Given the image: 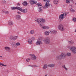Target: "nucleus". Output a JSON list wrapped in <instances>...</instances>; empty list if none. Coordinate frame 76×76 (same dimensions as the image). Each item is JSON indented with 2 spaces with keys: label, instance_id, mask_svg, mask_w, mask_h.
I'll use <instances>...</instances> for the list:
<instances>
[{
  "label": "nucleus",
  "instance_id": "obj_1",
  "mask_svg": "<svg viewBox=\"0 0 76 76\" xmlns=\"http://www.w3.org/2000/svg\"><path fill=\"white\" fill-rule=\"evenodd\" d=\"M45 19L43 18H39L38 19L37 21L39 24V26H41L42 29H46V26H43L42 23H44L45 22Z\"/></svg>",
  "mask_w": 76,
  "mask_h": 76
},
{
  "label": "nucleus",
  "instance_id": "obj_2",
  "mask_svg": "<svg viewBox=\"0 0 76 76\" xmlns=\"http://www.w3.org/2000/svg\"><path fill=\"white\" fill-rule=\"evenodd\" d=\"M66 57V53L64 52H62L60 55L56 56V60H61L62 59H64Z\"/></svg>",
  "mask_w": 76,
  "mask_h": 76
},
{
  "label": "nucleus",
  "instance_id": "obj_3",
  "mask_svg": "<svg viewBox=\"0 0 76 76\" xmlns=\"http://www.w3.org/2000/svg\"><path fill=\"white\" fill-rule=\"evenodd\" d=\"M68 14V12H66L63 13L62 14H61L59 16L58 20L59 22H61L63 20V19L66 17V16Z\"/></svg>",
  "mask_w": 76,
  "mask_h": 76
},
{
  "label": "nucleus",
  "instance_id": "obj_4",
  "mask_svg": "<svg viewBox=\"0 0 76 76\" xmlns=\"http://www.w3.org/2000/svg\"><path fill=\"white\" fill-rule=\"evenodd\" d=\"M45 2H46V3L45 6H43L44 9H47V8H48L49 6L51 7H53V5L52 4H50V3L49 2H50V0H43Z\"/></svg>",
  "mask_w": 76,
  "mask_h": 76
},
{
  "label": "nucleus",
  "instance_id": "obj_5",
  "mask_svg": "<svg viewBox=\"0 0 76 76\" xmlns=\"http://www.w3.org/2000/svg\"><path fill=\"white\" fill-rule=\"evenodd\" d=\"M68 49H69L70 51L73 53V54H76V48L75 46H71L70 47H68Z\"/></svg>",
  "mask_w": 76,
  "mask_h": 76
},
{
  "label": "nucleus",
  "instance_id": "obj_6",
  "mask_svg": "<svg viewBox=\"0 0 76 76\" xmlns=\"http://www.w3.org/2000/svg\"><path fill=\"white\" fill-rule=\"evenodd\" d=\"M44 42L45 44H49L50 43V39L49 37H46L44 40Z\"/></svg>",
  "mask_w": 76,
  "mask_h": 76
},
{
  "label": "nucleus",
  "instance_id": "obj_7",
  "mask_svg": "<svg viewBox=\"0 0 76 76\" xmlns=\"http://www.w3.org/2000/svg\"><path fill=\"white\" fill-rule=\"evenodd\" d=\"M58 28L59 31H64V27L62 24L59 25L58 26Z\"/></svg>",
  "mask_w": 76,
  "mask_h": 76
},
{
  "label": "nucleus",
  "instance_id": "obj_8",
  "mask_svg": "<svg viewBox=\"0 0 76 76\" xmlns=\"http://www.w3.org/2000/svg\"><path fill=\"white\" fill-rule=\"evenodd\" d=\"M18 38V36H10V37L9 39L11 41L12 40H16Z\"/></svg>",
  "mask_w": 76,
  "mask_h": 76
},
{
  "label": "nucleus",
  "instance_id": "obj_9",
  "mask_svg": "<svg viewBox=\"0 0 76 76\" xmlns=\"http://www.w3.org/2000/svg\"><path fill=\"white\" fill-rule=\"evenodd\" d=\"M42 40L41 39H38L36 43L37 45H40L41 44H42Z\"/></svg>",
  "mask_w": 76,
  "mask_h": 76
},
{
  "label": "nucleus",
  "instance_id": "obj_10",
  "mask_svg": "<svg viewBox=\"0 0 76 76\" xmlns=\"http://www.w3.org/2000/svg\"><path fill=\"white\" fill-rule=\"evenodd\" d=\"M4 49L5 50L9 53H11V51H10V47L8 46H6L4 47Z\"/></svg>",
  "mask_w": 76,
  "mask_h": 76
},
{
  "label": "nucleus",
  "instance_id": "obj_11",
  "mask_svg": "<svg viewBox=\"0 0 76 76\" xmlns=\"http://www.w3.org/2000/svg\"><path fill=\"white\" fill-rule=\"evenodd\" d=\"M19 10L20 11V12H23V13H26L28 12V10H27V9H22L21 8H20V9Z\"/></svg>",
  "mask_w": 76,
  "mask_h": 76
},
{
  "label": "nucleus",
  "instance_id": "obj_12",
  "mask_svg": "<svg viewBox=\"0 0 76 76\" xmlns=\"http://www.w3.org/2000/svg\"><path fill=\"white\" fill-rule=\"evenodd\" d=\"M50 32H49V33L50 34H54V35L57 34V31L56 30H50Z\"/></svg>",
  "mask_w": 76,
  "mask_h": 76
},
{
  "label": "nucleus",
  "instance_id": "obj_13",
  "mask_svg": "<svg viewBox=\"0 0 76 76\" xmlns=\"http://www.w3.org/2000/svg\"><path fill=\"white\" fill-rule=\"evenodd\" d=\"M29 2L31 5L34 4H36L37 3V1H35L34 0H30Z\"/></svg>",
  "mask_w": 76,
  "mask_h": 76
},
{
  "label": "nucleus",
  "instance_id": "obj_14",
  "mask_svg": "<svg viewBox=\"0 0 76 76\" xmlns=\"http://www.w3.org/2000/svg\"><path fill=\"white\" fill-rule=\"evenodd\" d=\"M11 9L12 10H15L16 9H17V10H19L20 9V8L18 7H11Z\"/></svg>",
  "mask_w": 76,
  "mask_h": 76
},
{
  "label": "nucleus",
  "instance_id": "obj_15",
  "mask_svg": "<svg viewBox=\"0 0 76 76\" xmlns=\"http://www.w3.org/2000/svg\"><path fill=\"white\" fill-rule=\"evenodd\" d=\"M31 56V60H35V59H36V56H35L33 54H32Z\"/></svg>",
  "mask_w": 76,
  "mask_h": 76
},
{
  "label": "nucleus",
  "instance_id": "obj_16",
  "mask_svg": "<svg viewBox=\"0 0 76 76\" xmlns=\"http://www.w3.org/2000/svg\"><path fill=\"white\" fill-rule=\"evenodd\" d=\"M22 4L23 6H28L29 4L26 1H24L23 3Z\"/></svg>",
  "mask_w": 76,
  "mask_h": 76
},
{
  "label": "nucleus",
  "instance_id": "obj_17",
  "mask_svg": "<svg viewBox=\"0 0 76 76\" xmlns=\"http://www.w3.org/2000/svg\"><path fill=\"white\" fill-rule=\"evenodd\" d=\"M15 18L17 20H19L20 19V16L19 15H16Z\"/></svg>",
  "mask_w": 76,
  "mask_h": 76
},
{
  "label": "nucleus",
  "instance_id": "obj_18",
  "mask_svg": "<svg viewBox=\"0 0 76 76\" xmlns=\"http://www.w3.org/2000/svg\"><path fill=\"white\" fill-rule=\"evenodd\" d=\"M8 24L9 25H13V23L12 21H9Z\"/></svg>",
  "mask_w": 76,
  "mask_h": 76
},
{
  "label": "nucleus",
  "instance_id": "obj_19",
  "mask_svg": "<svg viewBox=\"0 0 76 76\" xmlns=\"http://www.w3.org/2000/svg\"><path fill=\"white\" fill-rule=\"evenodd\" d=\"M55 66V64H51L48 65V67H53Z\"/></svg>",
  "mask_w": 76,
  "mask_h": 76
},
{
  "label": "nucleus",
  "instance_id": "obj_20",
  "mask_svg": "<svg viewBox=\"0 0 76 76\" xmlns=\"http://www.w3.org/2000/svg\"><path fill=\"white\" fill-rule=\"evenodd\" d=\"M28 42L29 44H31L32 43V41L31 39H29L28 40Z\"/></svg>",
  "mask_w": 76,
  "mask_h": 76
},
{
  "label": "nucleus",
  "instance_id": "obj_21",
  "mask_svg": "<svg viewBox=\"0 0 76 76\" xmlns=\"http://www.w3.org/2000/svg\"><path fill=\"white\" fill-rule=\"evenodd\" d=\"M0 65L1 67V66H4V67H6L7 66V65H4L3 64L1 63V62L0 61Z\"/></svg>",
  "mask_w": 76,
  "mask_h": 76
},
{
  "label": "nucleus",
  "instance_id": "obj_22",
  "mask_svg": "<svg viewBox=\"0 0 76 76\" xmlns=\"http://www.w3.org/2000/svg\"><path fill=\"white\" fill-rule=\"evenodd\" d=\"M48 66V65H47V64H45L43 68L44 69H46V68H47Z\"/></svg>",
  "mask_w": 76,
  "mask_h": 76
},
{
  "label": "nucleus",
  "instance_id": "obj_23",
  "mask_svg": "<svg viewBox=\"0 0 76 76\" xmlns=\"http://www.w3.org/2000/svg\"><path fill=\"white\" fill-rule=\"evenodd\" d=\"M39 12L40 13H41L42 12V10L41 9V7H39Z\"/></svg>",
  "mask_w": 76,
  "mask_h": 76
},
{
  "label": "nucleus",
  "instance_id": "obj_24",
  "mask_svg": "<svg viewBox=\"0 0 76 76\" xmlns=\"http://www.w3.org/2000/svg\"><path fill=\"white\" fill-rule=\"evenodd\" d=\"M50 34V32H49L48 31H46L45 32V34L46 35H48L49 34Z\"/></svg>",
  "mask_w": 76,
  "mask_h": 76
},
{
  "label": "nucleus",
  "instance_id": "obj_25",
  "mask_svg": "<svg viewBox=\"0 0 76 76\" xmlns=\"http://www.w3.org/2000/svg\"><path fill=\"white\" fill-rule=\"evenodd\" d=\"M30 33L31 34H35V32H34V31L31 30L30 31Z\"/></svg>",
  "mask_w": 76,
  "mask_h": 76
},
{
  "label": "nucleus",
  "instance_id": "obj_26",
  "mask_svg": "<svg viewBox=\"0 0 76 76\" xmlns=\"http://www.w3.org/2000/svg\"><path fill=\"white\" fill-rule=\"evenodd\" d=\"M53 3L55 4H57L58 3V2L57 1H54Z\"/></svg>",
  "mask_w": 76,
  "mask_h": 76
},
{
  "label": "nucleus",
  "instance_id": "obj_27",
  "mask_svg": "<svg viewBox=\"0 0 76 76\" xmlns=\"http://www.w3.org/2000/svg\"><path fill=\"white\" fill-rule=\"evenodd\" d=\"M12 48H17V46L16 45H12Z\"/></svg>",
  "mask_w": 76,
  "mask_h": 76
},
{
  "label": "nucleus",
  "instance_id": "obj_28",
  "mask_svg": "<svg viewBox=\"0 0 76 76\" xmlns=\"http://www.w3.org/2000/svg\"><path fill=\"white\" fill-rule=\"evenodd\" d=\"M69 43L70 44H73L74 43V42H73V41H69Z\"/></svg>",
  "mask_w": 76,
  "mask_h": 76
},
{
  "label": "nucleus",
  "instance_id": "obj_29",
  "mask_svg": "<svg viewBox=\"0 0 76 76\" xmlns=\"http://www.w3.org/2000/svg\"><path fill=\"white\" fill-rule=\"evenodd\" d=\"M37 6H38V7L39 6H42L41 4L40 3H38L37 4Z\"/></svg>",
  "mask_w": 76,
  "mask_h": 76
},
{
  "label": "nucleus",
  "instance_id": "obj_30",
  "mask_svg": "<svg viewBox=\"0 0 76 76\" xmlns=\"http://www.w3.org/2000/svg\"><path fill=\"white\" fill-rule=\"evenodd\" d=\"M71 53H68L66 54L67 56H71Z\"/></svg>",
  "mask_w": 76,
  "mask_h": 76
},
{
  "label": "nucleus",
  "instance_id": "obj_31",
  "mask_svg": "<svg viewBox=\"0 0 76 76\" xmlns=\"http://www.w3.org/2000/svg\"><path fill=\"white\" fill-rule=\"evenodd\" d=\"M26 61L27 62H29V61H30V59H29V58H27L26 59Z\"/></svg>",
  "mask_w": 76,
  "mask_h": 76
},
{
  "label": "nucleus",
  "instance_id": "obj_32",
  "mask_svg": "<svg viewBox=\"0 0 76 76\" xmlns=\"http://www.w3.org/2000/svg\"><path fill=\"white\" fill-rule=\"evenodd\" d=\"M66 3H68V4L69 3L70 0H66Z\"/></svg>",
  "mask_w": 76,
  "mask_h": 76
},
{
  "label": "nucleus",
  "instance_id": "obj_33",
  "mask_svg": "<svg viewBox=\"0 0 76 76\" xmlns=\"http://www.w3.org/2000/svg\"><path fill=\"white\" fill-rule=\"evenodd\" d=\"M11 45H16V43L15 42H13L12 43Z\"/></svg>",
  "mask_w": 76,
  "mask_h": 76
},
{
  "label": "nucleus",
  "instance_id": "obj_34",
  "mask_svg": "<svg viewBox=\"0 0 76 76\" xmlns=\"http://www.w3.org/2000/svg\"><path fill=\"white\" fill-rule=\"evenodd\" d=\"M15 44L17 46H19V45H20V43H19V42L16 43Z\"/></svg>",
  "mask_w": 76,
  "mask_h": 76
},
{
  "label": "nucleus",
  "instance_id": "obj_35",
  "mask_svg": "<svg viewBox=\"0 0 76 76\" xmlns=\"http://www.w3.org/2000/svg\"><path fill=\"white\" fill-rule=\"evenodd\" d=\"M73 21L74 22H76V18H74L72 19Z\"/></svg>",
  "mask_w": 76,
  "mask_h": 76
},
{
  "label": "nucleus",
  "instance_id": "obj_36",
  "mask_svg": "<svg viewBox=\"0 0 76 76\" xmlns=\"http://www.w3.org/2000/svg\"><path fill=\"white\" fill-rule=\"evenodd\" d=\"M4 13H5V14H9V11H5L4 12Z\"/></svg>",
  "mask_w": 76,
  "mask_h": 76
},
{
  "label": "nucleus",
  "instance_id": "obj_37",
  "mask_svg": "<svg viewBox=\"0 0 76 76\" xmlns=\"http://www.w3.org/2000/svg\"><path fill=\"white\" fill-rule=\"evenodd\" d=\"M31 39L32 40H35V38L34 37H32Z\"/></svg>",
  "mask_w": 76,
  "mask_h": 76
},
{
  "label": "nucleus",
  "instance_id": "obj_38",
  "mask_svg": "<svg viewBox=\"0 0 76 76\" xmlns=\"http://www.w3.org/2000/svg\"><path fill=\"white\" fill-rule=\"evenodd\" d=\"M71 11V12H75V10H73V9H71L70 10Z\"/></svg>",
  "mask_w": 76,
  "mask_h": 76
},
{
  "label": "nucleus",
  "instance_id": "obj_39",
  "mask_svg": "<svg viewBox=\"0 0 76 76\" xmlns=\"http://www.w3.org/2000/svg\"><path fill=\"white\" fill-rule=\"evenodd\" d=\"M62 67H63V68H65L66 67V66H65V65H63L62 66Z\"/></svg>",
  "mask_w": 76,
  "mask_h": 76
},
{
  "label": "nucleus",
  "instance_id": "obj_40",
  "mask_svg": "<svg viewBox=\"0 0 76 76\" xmlns=\"http://www.w3.org/2000/svg\"><path fill=\"white\" fill-rule=\"evenodd\" d=\"M18 14H20V15H21L22 14L21 13H20V12H18Z\"/></svg>",
  "mask_w": 76,
  "mask_h": 76
},
{
  "label": "nucleus",
  "instance_id": "obj_41",
  "mask_svg": "<svg viewBox=\"0 0 76 76\" xmlns=\"http://www.w3.org/2000/svg\"><path fill=\"white\" fill-rule=\"evenodd\" d=\"M49 27L48 26H46V29H49Z\"/></svg>",
  "mask_w": 76,
  "mask_h": 76
},
{
  "label": "nucleus",
  "instance_id": "obj_42",
  "mask_svg": "<svg viewBox=\"0 0 76 76\" xmlns=\"http://www.w3.org/2000/svg\"><path fill=\"white\" fill-rule=\"evenodd\" d=\"M17 4V6H20V4H19V3H18Z\"/></svg>",
  "mask_w": 76,
  "mask_h": 76
},
{
  "label": "nucleus",
  "instance_id": "obj_43",
  "mask_svg": "<svg viewBox=\"0 0 76 76\" xmlns=\"http://www.w3.org/2000/svg\"><path fill=\"white\" fill-rule=\"evenodd\" d=\"M64 69H65L66 70H68V69L66 68V67Z\"/></svg>",
  "mask_w": 76,
  "mask_h": 76
},
{
  "label": "nucleus",
  "instance_id": "obj_44",
  "mask_svg": "<svg viewBox=\"0 0 76 76\" xmlns=\"http://www.w3.org/2000/svg\"><path fill=\"white\" fill-rule=\"evenodd\" d=\"M4 12H5V11H4L3 10H2V13H4Z\"/></svg>",
  "mask_w": 76,
  "mask_h": 76
},
{
  "label": "nucleus",
  "instance_id": "obj_45",
  "mask_svg": "<svg viewBox=\"0 0 76 76\" xmlns=\"http://www.w3.org/2000/svg\"><path fill=\"white\" fill-rule=\"evenodd\" d=\"M7 73H9V71L8 70H7Z\"/></svg>",
  "mask_w": 76,
  "mask_h": 76
},
{
  "label": "nucleus",
  "instance_id": "obj_46",
  "mask_svg": "<svg viewBox=\"0 0 76 76\" xmlns=\"http://www.w3.org/2000/svg\"><path fill=\"white\" fill-rule=\"evenodd\" d=\"M34 66H35V67H38V66H37V65H34Z\"/></svg>",
  "mask_w": 76,
  "mask_h": 76
},
{
  "label": "nucleus",
  "instance_id": "obj_47",
  "mask_svg": "<svg viewBox=\"0 0 76 76\" xmlns=\"http://www.w3.org/2000/svg\"><path fill=\"white\" fill-rule=\"evenodd\" d=\"M70 1H72V2H73V0H70Z\"/></svg>",
  "mask_w": 76,
  "mask_h": 76
},
{
  "label": "nucleus",
  "instance_id": "obj_48",
  "mask_svg": "<svg viewBox=\"0 0 76 76\" xmlns=\"http://www.w3.org/2000/svg\"><path fill=\"white\" fill-rule=\"evenodd\" d=\"M33 67H35V65H33Z\"/></svg>",
  "mask_w": 76,
  "mask_h": 76
},
{
  "label": "nucleus",
  "instance_id": "obj_49",
  "mask_svg": "<svg viewBox=\"0 0 76 76\" xmlns=\"http://www.w3.org/2000/svg\"><path fill=\"white\" fill-rule=\"evenodd\" d=\"M28 66H30V67H32V66L31 65H28Z\"/></svg>",
  "mask_w": 76,
  "mask_h": 76
},
{
  "label": "nucleus",
  "instance_id": "obj_50",
  "mask_svg": "<svg viewBox=\"0 0 76 76\" xmlns=\"http://www.w3.org/2000/svg\"><path fill=\"white\" fill-rule=\"evenodd\" d=\"M48 11L49 12H50V10H49Z\"/></svg>",
  "mask_w": 76,
  "mask_h": 76
},
{
  "label": "nucleus",
  "instance_id": "obj_51",
  "mask_svg": "<svg viewBox=\"0 0 76 76\" xmlns=\"http://www.w3.org/2000/svg\"><path fill=\"white\" fill-rule=\"evenodd\" d=\"M31 67H33V65H32V66H31Z\"/></svg>",
  "mask_w": 76,
  "mask_h": 76
},
{
  "label": "nucleus",
  "instance_id": "obj_52",
  "mask_svg": "<svg viewBox=\"0 0 76 76\" xmlns=\"http://www.w3.org/2000/svg\"><path fill=\"white\" fill-rule=\"evenodd\" d=\"M0 57H2V56H0Z\"/></svg>",
  "mask_w": 76,
  "mask_h": 76
}]
</instances>
